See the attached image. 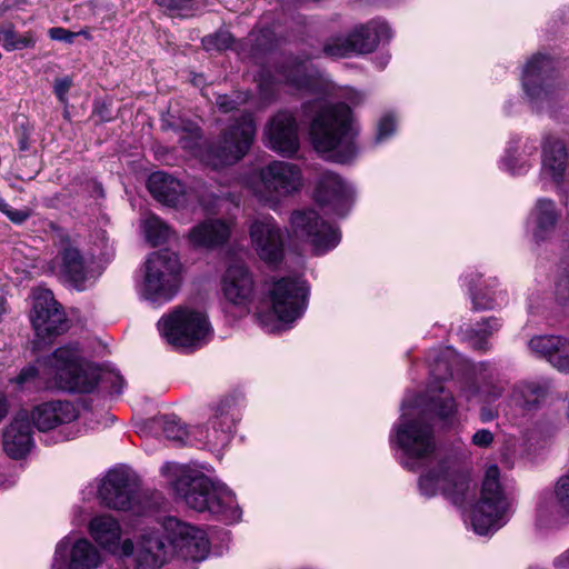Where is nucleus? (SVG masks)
Returning a JSON list of instances; mask_svg holds the SVG:
<instances>
[{
	"mask_svg": "<svg viewBox=\"0 0 569 569\" xmlns=\"http://www.w3.org/2000/svg\"><path fill=\"white\" fill-rule=\"evenodd\" d=\"M161 472L189 508L199 512L207 511L230 523L241 518L236 497L224 485L212 481L189 466L174 462L166 463Z\"/></svg>",
	"mask_w": 569,
	"mask_h": 569,
	"instance_id": "nucleus-1",
	"label": "nucleus"
},
{
	"mask_svg": "<svg viewBox=\"0 0 569 569\" xmlns=\"http://www.w3.org/2000/svg\"><path fill=\"white\" fill-rule=\"evenodd\" d=\"M303 112H315L309 136L315 150L328 159L345 163L356 154L351 110L346 103L315 101L303 104Z\"/></svg>",
	"mask_w": 569,
	"mask_h": 569,
	"instance_id": "nucleus-2",
	"label": "nucleus"
},
{
	"mask_svg": "<svg viewBox=\"0 0 569 569\" xmlns=\"http://www.w3.org/2000/svg\"><path fill=\"white\" fill-rule=\"evenodd\" d=\"M164 129L172 128L180 133V146L199 156L207 166L219 169L231 166L241 160L249 151L254 134L256 124L251 114H242L222 133L218 143L208 146L204 150L200 149L201 131L197 126L189 124L179 130L170 123L163 124Z\"/></svg>",
	"mask_w": 569,
	"mask_h": 569,
	"instance_id": "nucleus-3",
	"label": "nucleus"
},
{
	"mask_svg": "<svg viewBox=\"0 0 569 569\" xmlns=\"http://www.w3.org/2000/svg\"><path fill=\"white\" fill-rule=\"evenodd\" d=\"M244 186L260 204L276 210L283 200L301 191L303 173L293 162L272 160L251 171Z\"/></svg>",
	"mask_w": 569,
	"mask_h": 569,
	"instance_id": "nucleus-4",
	"label": "nucleus"
},
{
	"mask_svg": "<svg viewBox=\"0 0 569 569\" xmlns=\"http://www.w3.org/2000/svg\"><path fill=\"white\" fill-rule=\"evenodd\" d=\"M42 375L50 387L70 392H91L98 383L99 371L83 360L78 345L56 349L44 361Z\"/></svg>",
	"mask_w": 569,
	"mask_h": 569,
	"instance_id": "nucleus-5",
	"label": "nucleus"
},
{
	"mask_svg": "<svg viewBox=\"0 0 569 569\" xmlns=\"http://www.w3.org/2000/svg\"><path fill=\"white\" fill-rule=\"evenodd\" d=\"M419 402L405 400L402 415L395 426V440L403 452L401 463L409 470L419 469L436 449L432 427L425 422L417 410Z\"/></svg>",
	"mask_w": 569,
	"mask_h": 569,
	"instance_id": "nucleus-6",
	"label": "nucleus"
},
{
	"mask_svg": "<svg viewBox=\"0 0 569 569\" xmlns=\"http://www.w3.org/2000/svg\"><path fill=\"white\" fill-rule=\"evenodd\" d=\"M161 336L176 348L193 350L206 345L212 328L207 315L194 308L178 307L158 321Z\"/></svg>",
	"mask_w": 569,
	"mask_h": 569,
	"instance_id": "nucleus-7",
	"label": "nucleus"
},
{
	"mask_svg": "<svg viewBox=\"0 0 569 569\" xmlns=\"http://www.w3.org/2000/svg\"><path fill=\"white\" fill-rule=\"evenodd\" d=\"M181 264L176 253L157 251L148 256L138 287L139 295L151 303L170 301L179 290Z\"/></svg>",
	"mask_w": 569,
	"mask_h": 569,
	"instance_id": "nucleus-8",
	"label": "nucleus"
},
{
	"mask_svg": "<svg viewBox=\"0 0 569 569\" xmlns=\"http://www.w3.org/2000/svg\"><path fill=\"white\" fill-rule=\"evenodd\" d=\"M500 471L496 465L489 466L482 481L480 499L472 507L470 520L478 535H487L503 526L507 502L499 482Z\"/></svg>",
	"mask_w": 569,
	"mask_h": 569,
	"instance_id": "nucleus-9",
	"label": "nucleus"
},
{
	"mask_svg": "<svg viewBox=\"0 0 569 569\" xmlns=\"http://www.w3.org/2000/svg\"><path fill=\"white\" fill-rule=\"evenodd\" d=\"M553 69V61L543 54L533 56L523 68L522 88L536 112L552 109L560 98V89L552 78Z\"/></svg>",
	"mask_w": 569,
	"mask_h": 569,
	"instance_id": "nucleus-10",
	"label": "nucleus"
},
{
	"mask_svg": "<svg viewBox=\"0 0 569 569\" xmlns=\"http://www.w3.org/2000/svg\"><path fill=\"white\" fill-rule=\"evenodd\" d=\"M309 288L301 278L284 277L273 281L268 289L272 316L288 323L300 318L307 309Z\"/></svg>",
	"mask_w": 569,
	"mask_h": 569,
	"instance_id": "nucleus-11",
	"label": "nucleus"
},
{
	"mask_svg": "<svg viewBox=\"0 0 569 569\" xmlns=\"http://www.w3.org/2000/svg\"><path fill=\"white\" fill-rule=\"evenodd\" d=\"M163 532L171 551L184 560L201 561L209 552V540L206 532L174 517L163 522Z\"/></svg>",
	"mask_w": 569,
	"mask_h": 569,
	"instance_id": "nucleus-12",
	"label": "nucleus"
},
{
	"mask_svg": "<svg viewBox=\"0 0 569 569\" xmlns=\"http://www.w3.org/2000/svg\"><path fill=\"white\" fill-rule=\"evenodd\" d=\"M289 224L292 234L308 241L317 254L336 248L340 242L338 230L322 221L313 209L295 210L290 216Z\"/></svg>",
	"mask_w": 569,
	"mask_h": 569,
	"instance_id": "nucleus-13",
	"label": "nucleus"
},
{
	"mask_svg": "<svg viewBox=\"0 0 569 569\" xmlns=\"http://www.w3.org/2000/svg\"><path fill=\"white\" fill-rule=\"evenodd\" d=\"M251 247L267 264L277 266L284 257L283 233L276 219L270 216L256 218L249 224Z\"/></svg>",
	"mask_w": 569,
	"mask_h": 569,
	"instance_id": "nucleus-14",
	"label": "nucleus"
},
{
	"mask_svg": "<svg viewBox=\"0 0 569 569\" xmlns=\"http://www.w3.org/2000/svg\"><path fill=\"white\" fill-rule=\"evenodd\" d=\"M31 323L39 338L46 339L67 330L63 309L56 301L52 291L37 288L32 292Z\"/></svg>",
	"mask_w": 569,
	"mask_h": 569,
	"instance_id": "nucleus-15",
	"label": "nucleus"
},
{
	"mask_svg": "<svg viewBox=\"0 0 569 569\" xmlns=\"http://www.w3.org/2000/svg\"><path fill=\"white\" fill-rule=\"evenodd\" d=\"M419 488L427 497L441 493L452 503L461 505L466 500L470 481L463 473L449 471L443 463H440L436 470L420 477Z\"/></svg>",
	"mask_w": 569,
	"mask_h": 569,
	"instance_id": "nucleus-16",
	"label": "nucleus"
},
{
	"mask_svg": "<svg viewBox=\"0 0 569 569\" xmlns=\"http://www.w3.org/2000/svg\"><path fill=\"white\" fill-rule=\"evenodd\" d=\"M101 563L100 551L88 539L64 537L56 547L52 569H97Z\"/></svg>",
	"mask_w": 569,
	"mask_h": 569,
	"instance_id": "nucleus-17",
	"label": "nucleus"
},
{
	"mask_svg": "<svg viewBox=\"0 0 569 569\" xmlns=\"http://www.w3.org/2000/svg\"><path fill=\"white\" fill-rule=\"evenodd\" d=\"M98 493L106 507L129 510L136 502L138 483L129 472L114 469L110 470L102 479Z\"/></svg>",
	"mask_w": 569,
	"mask_h": 569,
	"instance_id": "nucleus-18",
	"label": "nucleus"
},
{
	"mask_svg": "<svg viewBox=\"0 0 569 569\" xmlns=\"http://www.w3.org/2000/svg\"><path fill=\"white\" fill-rule=\"evenodd\" d=\"M353 196L352 188L337 173L323 171L317 182L315 199L328 212L345 216Z\"/></svg>",
	"mask_w": 569,
	"mask_h": 569,
	"instance_id": "nucleus-19",
	"label": "nucleus"
},
{
	"mask_svg": "<svg viewBox=\"0 0 569 569\" xmlns=\"http://www.w3.org/2000/svg\"><path fill=\"white\" fill-rule=\"evenodd\" d=\"M254 279L243 263L230 264L221 279L223 298L232 306L248 310L254 297Z\"/></svg>",
	"mask_w": 569,
	"mask_h": 569,
	"instance_id": "nucleus-20",
	"label": "nucleus"
},
{
	"mask_svg": "<svg viewBox=\"0 0 569 569\" xmlns=\"http://www.w3.org/2000/svg\"><path fill=\"white\" fill-rule=\"evenodd\" d=\"M548 388L537 381H521L513 386L507 400L500 405L511 420L537 410L546 398Z\"/></svg>",
	"mask_w": 569,
	"mask_h": 569,
	"instance_id": "nucleus-21",
	"label": "nucleus"
},
{
	"mask_svg": "<svg viewBox=\"0 0 569 569\" xmlns=\"http://www.w3.org/2000/svg\"><path fill=\"white\" fill-rule=\"evenodd\" d=\"M268 147L283 156H292L299 149L298 124L289 111H279L266 129Z\"/></svg>",
	"mask_w": 569,
	"mask_h": 569,
	"instance_id": "nucleus-22",
	"label": "nucleus"
},
{
	"mask_svg": "<svg viewBox=\"0 0 569 569\" xmlns=\"http://www.w3.org/2000/svg\"><path fill=\"white\" fill-rule=\"evenodd\" d=\"M477 382L466 378L459 385L460 396L467 401L473 399L495 401L505 391V382L499 379L498 372L488 363H481L477 370Z\"/></svg>",
	"mask_w": 569,
	"mask_h": 569,
	"instance_id": "nucleus-23",
	"label": "nucleus"
},
{
	"mask_svg": "<svg viewBox=\"0 0 569 569\" xmlns=\"http://www.w3.org/2000/svg\"><path fill=\"white\" fill-rule=\"evenodd\" d=\"M79 416L76 406L68 400H51L33 407L29 419L42 432L73 422Z\"/></svg>",
	"mask_w": 569,
	"mask_h": 569,
	"instance_id": "nucleus-24",
	"label": "nucleus"
},
{
	"mask_svg": "<svg viewBox=\"0 0 569 569\" xmlns=\"http://www.w3.org/2000/svg\"><path fill=\"white\" fill-rule=\"evenodd\" d=\"M171 557L164 532L148 531L137 546L136 569H160Z\"/></svg>",
	"mask_w": 569,
	"mask_h": 569,
	"instance_id": "nucleus-25",
	"label": "nucleus"
},
{
	"mask_svg": "<svg viewBox=\"0 0 569 569\" xmlns=\"http://www.w3.org/2000/svg\"><path fill=\"white\" fill-rule=\"evenodd\" d=\"M33 445L29 412L20 410L3 431V449L12 459L23 458Z\"/></svg>",
	"mask_w": 569,
	"mask_h": 569,
	"instance_id": "nucleus-26",
	"label": "nucleus"
},
{
	"mask_svg": "<svg viewBox=\"0 0 569 569\" xmlns=\"http://www.w3.org/2000/svg\"><path fill=\"white\" fill-rule=\"evenodd\" d=\"M89 533L102 548L116 553L121 550L124 556L133 552V543L130 540H121V527L111 516H97L89 522Z\"/></svg>",
	"mask_w": 569,
	"mask_h": 569,
	"instance_id": "nucleus-27",
	"label": "nucleus"
},
{
	"mask_svg": "<svg viewBox=\"0 0 569 569\" xmlns=\"http://www.w3.org/2000/svg\"><path fill=\"white\" fill-rule=\"evenodd\" d=\"M59 270L73 288L84 290L87 288L88 268L81 252L71 243H63L59 256Z\"/></svg>",
	"mask_w": 569,
	"mask_h": 569,
	"instance_id": "nucleus-28",
	"label": "nucleus"
},
{
	"mask_svg": "<svg viewBox=\"0 0 569 569\" xmlns=\"http://www.w3.org/2000/svg\"><path fill=\"white\" fill-rule=\"evenodd\" d=\"M147 187L154 199L170 207L181 203L186 194L182 182L162 171L151 173Z\"/></svg>",
	"mask_w": 569,
	"mask_h": 569,
	"instance_id": "nucleus-29",
	"label": "nucleus"
},
{
	"mask_svg": "<svg viewBox=\"0 0 569 569\" xmlns=\"http://www.w3.org/2000/svg\"><path fill=\"white\" fill-rule=\"evenodd\" d=\"M391 36L388 23L378 20L357 27L349 33L356 53L372 52L381 42L388 41Z\"/></svg>",
	"mask_w": 569,
	"mask_h": 569,
	"instance_id": "nucleus-30",
	"label": "nucleus"
},
{
	"mask_svg": "<svg viewBox=\"0 0 569 569\" xmlns=\"http://www.w3.org/2000/svg\"><path fill=\"white\" fill-rule=\"evenodd\" d=\"M233 400H221L214 409L211 419V431H208V442L214 447L226 446L230 439L234 428L236 417L233 410Z\"/></svg>",
	"mask_w": 569,
	"mask_h": 569,
	"instance_id": "nucleus-31",
	"label": "nucleus"
},
{
	"mask_svg": "<svg viewBox=\"0 0 569 569\" xmlns=\"http://www.w3.org/2000/svg\"><path fill=\"white\" fill-rule=\"evenodd\" d=\"M231 226L220 219L206 220L189 231V240L196 247L214 248L227 242Z\"/></svg>",
	"mask_w": 569,
	"mask_h": 569,
	"instance_id": "nucleus-32",
	"label": "nucleus"
},
{
	"mask_svg": "<svg viewBox=\"0 0 569 569\" xmlns=\"http://www.w3.org/2000/svg\"><path fill=\"white\" fill-rule=\"evenodd\" d=\"M565 143L553 137H546L542 144V169L553 180H560L567 167Z\"/></svg>",
	"mask_w": 569,
	"mask_h": 569,
	"instance_id": "nucleus-33",
	"label": "nucleus"
},
{
	"mask_svg": "<svg viewBox=\"0 0 569 569\" xmlns=\"http://www.w3.org/2000/svg\"><path fill=\"white\" fill-rule=\"evenodd\" d=\"M280 74L296 90L312 91L318 82L315 69L307 61L290 60L282 66Z\"/></svg>",
	"mask_w": 569,
	"mask_h": 569,
	"instance_id": "nucleus-34",
	"label": "nucleus"
},
{
	"mask_svg": "<svg viewBox=\"0 0 569 569\" xmlns=\"http://www.w3.org/2000/svg\"><path fill=\"white\" fill-rule=\"evenodd\" d=\"M532 217L535 221L532 233L536 241H542L549 238L558 220L555 203L550 200H539Z\"/></svg>",
	"mask_w": 569,
	"mask_h": 569,
	"instance_id": "nucleus-35",
	"label": "nucleus"
},
{
	"mask_svg": "<svg viewBox=\"0 0 569 569\" xmlns=\"http://www.w3.org/2000/svg\"><path fill=\"white\" fill-rule=\"evenodd\" d=\"M539 515H569V475L561 477L555 488V500L543 501L539 506Z\"/></svg>",
	"mask_w": 569,
	"mask_h": 569,
	"instance_id": "nucleus-36",
	"label": "nucleus"
},
{
	"mask_svg": "<svg viewBox=\"0 0 569 569\" xmlns=\"http://www.w3.org/2000/svg\"><path fill=\"white\" fill-rule=\"evenodd\" d=\"M429 406L441 419L452 417L457 411V405L451 392L446 391L440 385H431L427 390Z\"/></svg>",
	"mask_w": 569,
	"mask_h": 569,
	"instance_id": "nucleus-37",
	"label": "nucleus"
},
{
	"mask_svg": "<svg viewBox=\"0 0 569 569\" xmlns=\"http://www.w3.org/2000/svg\"><path fill=\"white\" fill-rule=\"evenodd\" d=\"M501 322L498 318L490 317L483 319L476 327H468L463 331L465 338L473 349L483 350L487 347V338L499 330Z\"/></svg>",
	"mask_w": 569,
	"mask_h": 569,
	"instance_id": "nucleus-38",
	"label": "nucleus"
},
{
	"mask_svg": "<svg viewBox=\"0 0 569 569\" xmlns=\"http://www.w3.org/2000/svg\"><path fill=\"white\" fill-rule=\"evenodd\" d=\"M0 44H2L7 51L22 50L33 48L36 38L31 31H27L23 34L18 33L14 26L8 23L0 28Z\"/></svg>",
	"mask_w": 569,
	"mask_h": 569,
	"instance_id": "nucleus-39",
	"label": "nucleus"
},
{
	"mask_svg": "<svg viewBox=\"0 0 569 569\" xmlns=\"http://www.w3.org/2000/svg\"><path fill=\"white\" fill-rule=\"evenodd\" d=\"M146 240L152 246L164 243L170 236V228L157 216L149 214L142 221Z\"/></svg>",
	"mask_w": 569,
	"mask_h": 569,
	"instance_id": "nucleus-40",
	"label": "nucleus"
},
{
	"mask_svg": "<svg viewBox=\"0 0 569 569\" xmlns=\"http://www.w3.org/2000/svg\"><path fill=\"white\" fill-rule=\"evenodd\" d=\"M561 340L560 336H536L528 341V347L532 353L550 363Z\"/></svg>",
	"mask_w": 569,
	"mask_h": 569,
	"instance_id": "nucleus-41",
	"label": "nucleus"
},
{
	"mask_svg": "<svg viewBox=\"0 0 569 569\" xmlns=\"http://www.w3.org/2000/svg\"><path fill=\"white\" fill-rule=\"evenodd\" d=\"M278 42L274 31L269 27L253 30L247 38V43L251 46L250 53L252 56L271 50Z\"/></svg>",
	"mask_w": 569,
	"mask_h": 569,
	"instance_id": "nucleus-42",
	"label": "nucleus"
},
{
	"mask_svg": "<svg viewBox=\"0 0 569 569\" xmlns=\"http://www.w3.org/2000/svg\"><path fill=\"white\" fill-rule=\"evenodd\" d=\"M453 362V352L450 348H447L446 350L441 351L440 355L432 358L430 369L431 376L437 381L446 380L452 376Z\"/></svg>",
	"mask_w": 569,
	"mask_h": 569,
	"instance_id": "nucleus-43",
	"label": "nucleus"
},
{
	"mask_svg": "<svg viewBox=\"0 0 569 569\" xmlns=\"http://www.w3.org/2000/svg\"><path fill=\"white\" fill-rule=\"evenodd\" d=\"M161 426L168 440L177 445H186L188 442L189 432L176 417H163Z\"/></svg>",
	"mask_w": 569,
	"mask_h": 569,
	"instance_id": "nucleus-44",
	"label": "nucleus"
},
{
	"mask_svg": "<svg viewBox=\"0 0 569 569\" xmlns=\"http://www.w3.org/2000/svg\"><path fill=\"white\" fill-rule=\"evenodd\" d=\"M161 9L170 16L180 18L192 17L196 11V4L192 0H153Z\"/></svg>",
	"mask_w": 569,
	"mask_h": 569,
	"instance_id": "nucleus-45",
	"label": "nucleus"
},
{
	"mask_svg": "<svg viewBox=\"0 0 569 569\" xmlns=\"http://www.w3.org/2000/svg\"><path fill=\"white\" fill-rule=\"evenodd\" d=\"M472 303L476 310L493 309L506 303V293L503 291H477L472 293Z\"/></svg>",
	"mask_w": 569,
	"mask_h": 569,
	"instance_id": "nucleus-46",
	"label": "nucleus"
},
{
	"mask_svg": "<svg viewBox=\"0 0 569 569\" xmlns=\"http://www.w3.org/2000/svg\"><path fill=\"white\" fill-rule=\"evenodd\" d=\"M323 53L331 58H345L356 53V51L348 34L347 37L330 39L323 47Z\"/></svg>",
	"mask_w": 569,
	"mask_h": 569,
	"instance_id": "nucleus-47",
	"label": "nucleus"
},
{
	"mask_svg": "<svg viewBox=\"0 0 569 569\" xmlns=\"http://www.w3.org/2000/svg\"><path fill=\"white\" fill-rule=\"evenodd\" d=\"M232 43L233 37L226 30L218 31L202 39V44L207 50H226L230 48Z\"/></svg>",
	"mask_w": 569,
	"mask_h": 569,
	"instance_id": "nucleus-48",
	"label": "nucleus"
},
{
	"mask_svg": "<svg viewBox=\"0 0 569 569\" xmlns=\"http://www.w3.org/2000/svg\"><path fill=\"white\" fill-rule=\"evenodd\" d=\"M550 365L560 372L569 373V340L562 338Z\"/></svg>",
	"mask_w": 569,
	"mask_h": 569,
	"instance_id": "nucleus-49",
	"label": "nucleus"
},
{
	"mask_svg": "<svg viewBox=\"0 0 569 569\" xmlns=\"http://www.w3.org/2000/svg\"><path fill=\"white\" fill-rule=\"evenodd\" d=\"M0 212H2L11 222L16 224L23 223L29 217L28 209H13L3 198L0 197Z\"/></svg>",
	"mask_w": 569,
	"mask_h": 569,
	"instance_id": "nucleus-50",
	"label": "nucleus"
},
{
	"mask_svg": "<svg viewBox=\"0 0 569 569\" xmlns=\"http://www.w3.org/2000/svg\"><path fill=\"white\" fill-rule=\"evenodd\" d=\"M396 130V121L393 117L387 114L382 117L378 123V130L376 136L377 142H382L388 139Z\"/></svg>",
	"mask_w": 569,
	"mask_h": 569,
	"instance_id": "nucleus-51",
	"label": "nucleus"
},
{
	"mask_svg": "<svg viewBox=\"0 0 569 569\" xmlns=\"http://www.w3.org/2000/svg\"><path fill=\"white\" fill-rule=\"evenodd\" d=\"M495 441V435L489 429H478L471 437V443L478 448H489Z\"/></svg>",
	"mask_w": 569,
	"mask_h": 569,
	"instance_id": "nucleus-52",
	"label": "nucleus"
},
{
	"mask_svg": "<svg viewBox=\"0 0 569 569\" xmlns=\"http://www.w3.org/2000/svg\"><path fill=\"white\" fill-rule=\"evenodd\" d=\"M48 34L51 40L72 43L78 33L67 30L62 27L50 28Z\"/></svg>",
	"mask_w": 569,
	"mask_h": 569,
	"instance_id": "nucleus-53",
	"label": "nucleus"
},
{
	"mask_svg": "<svg viewBox=\"0 0 569 569\" xmlns=\"http://www.w3.org/2000/svg\"><path fill=\"white\" fill-rule=\"evenodd\" d=\"M38 373V368L33 365H29L20 371V373L14 378L13 382L22 387L33 381L37 378Z\"/></svg>",
	"mask_w": 569,
	"mask_h": 569,
	"instance_id": "nucleus-54",
	"label": "nucleus"
},
{
	"mask_svg": "<svg viewBox=\"0 0 569 569\" xmlns=\"http://www.w3.org/2000/svg\"><path fill=\"white\" fill-rule=\"evenodd\" d=\"M503 166L506 170H508L511 174H521L529 168V163L527 161H521L518 163L517 159H515L511 154H508L505 158Z\"/></svg>",
	"mask_w": 569,
	"mask_h": 569,
	"instance_id": "nucleus-55",
	"label": "nucleus"
},
{
	"mask_svg": "<svg viewBox=\"0 0 569 569\" xmlns=\"http://www.w3.org/2000/svg\"><path fill=\"white\" fill-rule=\"evenodd\" d=\"M71 81L69 79L57 80L54 83V93L60 101H64L66 96L70 89Z\"/></svg>",
	"mask_w": 569,
	"mask_h": 569,
	"instance_id": "nucleus-56",
	"label": "nucleus"
},
{
	"mask_svg": "<svg viewBox=\"0 0 569 569\" xmlns=\"http://www.w3.org/2000/svg\"><path fill=\"white\" fill-rule=\"evenodd\" d=\"M556 293L561 302L569 299V276H566L557 283Z\"/></svg>",
	"mask_w": 569,
	"mask_h": 569,
	"instance_id": "nucleus-57",
	"label": "nucleus"
},
{
	"mask_svg": "<svg viewBox=\"0 0 569 569\" xmlns=\"http://www.w3.org/2000/svg\"><path fill=\"white\" fill-rule=\"evenodd\" d=\"M216 103L223 112H229L236 108V102L227 94H219L216 99Z\"/></svg>",
	"mask_w": 569,
	"mask_h": 569,
	"instance_id": "nucleus-58",
	"label": "nucleus"
},
{
	"mask_svg": "<svg viewBox=\"0 0 569 569\" xmlns=\"http://www.w3.org/2000/svg\"><path fill=\"white\" fill-rule=\"evenodd\" d=\"M499 416V410L490 407H482L479 411V419L482 423H488Z\"/></svg>",
	"mask_w": 569,
	"mask_h": 569,
	"instance_id": "nucleus-59",
	"label": "nucleus"
},
{
	"mask_svg": "<svg viewBox=\"0 0 569 569\" xmlns=\"http://www.w3.org/2000/svg\"><path fill=\"white\" fill-rule=\"evenodd\" d=\"M270 316H271V315H262V313H259V315H258V320H259L260 325H261L263 328H266L268 331H273V330L278 329V326L271 325V323L269 322V317H270Z\"/></svg>",
	"mask_w": 569,
	"mask_h": 569,
	"instance_id": "nucleus-60",
	"label": "nucleus"
},
{
	"mask_svg": "<svg viewBox=\"0 0 569 569\" xmlns=\"http://www.w3.org/2000/svg\"><path fill=\"white\" fill-rule=\"evenodd\" d=\"M9 411V403L7 397L0 392V422L6 418Z\"/></svg>",
	"mask_w": 569,
	"mask_h": 569,
	"instance_id": "nucleus-61",
	"label": "nucleus"
},
{
	"mask_svg": "<svg viewBox=\"0 0 569 569\" xmlns=\"http://www.w3.org/2000/svg\"><path fill=\"white\" fill-rule=\"evenodd\" d=\"M556 566L560 569H569V549L556 559Z\"/></svg>",
	"mask_w": 569,
	"mask_h": 569,
	"instance_id": "nucleus-62",
	"label": "nucleus"
},
{
	"mask_svg": "<svg viewBox=\"0 0 569 569\" xmlns=\"http://www.w3.org/2000/svg\"><path fill=\"white\" fill-rule=\"evenodd\" d=\"M29 149V141H28V137L26 134H23L20 139H19V150L20 151H27Z\"/></svg>",
	"mask_w": 569,
	"mask_h": 569,
	"instance_id": "nucleus-63",
	"label": "nucleus"
},
{
	"mask_svg": "<svg viewBox=\"0 0 569 569\" xmlns=\"http://www.w3.org/2000/svg\"><path fill=\"white\" fill-rule=\"evenodd\" d=\"M311 58H315V54H311ZM310 59V57H308L305 61L308 62V60ZM297 61H299L298 59H296Z\"/></svg>",
	"mask_w": 569,
	"mask_h": 569,
	"instance_id": "nucleus-64",
	"label": "nucleus"
}]
</instances>
